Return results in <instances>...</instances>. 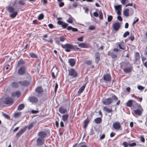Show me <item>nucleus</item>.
Returning a JSON list of instances; mask_svg holds the SVG:
<instances>
[{
	"instance_id": "obj_56",
	"label": "nucleus",
	"mask_w": 147,
	"mask_h": 147,
	"mask_svg": "<svg viewBox=\"0 0 147 147\" xmlns=\"http://www.w3.org/2000/svg\"><path fill=\"white\" fill-rule=\"evenodd\" d=\"M94 134V130L92 129L90 130V132L89 134L90 135H92Z\"/></svg>"
},
{
	"instance_id": "obj_8",
	"label": "nucleus",
	"mask_w": 147,
	"mask_h": 147,
	"mask_svg": "<svg viewBox=\"0 0 147 147\" xmlns=\"http://www.w3.org/2000/svg\"><path fill=\"white\" fill-rule=\"evenodd\" d=\"M113 127L115 130H119L121 127V125L119 122L116 121L113 123Z\"/></svg>"
},
{
	"instance_id": "obj_54",
	"label": "nucleus",
	"mask_w": 147,
	"mask_h": 147,
	"mask_svg": "<svg viewBox=\"0 0 147 147\" xmlns=\"http://www.w3.org/2000/svg\"><path fill=\"white\" fill-rule=\"evenodd\" d=\"M58 88V85L57 83H56L55 84V93H56L57 92V89Z\"/></svg>"
},
{
	"instance_id": "obj_11",
	"label": "nucleus",
	"mask_w": 147,
	"mask_h": 147,
	"mask_svg": "<svg viewBox=\"0 0 147 147\" xmlns=\"http://www.w3.org/2000/svg\"><path fill=\"white\" fill-rule=\"evenodd\" d=\"M120 49L125 50V44L123 42H118L117 44Z\"/></svg>"
},
{
	"instance_id": "obj_34",
	"label": "nucleus",
	"mask_w": 147,
	"mask_h": 147,
	"mask_svg": "<svg viewBox=\"0 0 147 147\" xmlns=\"http://www.w3.org/2000/svg\"><path fill=\"white\" fill-rule=\"evenodd\" d=\"M89 123V121L88 119H86L84 121V127L85 128L87 126L88 124Z\"/></svg>"
},
{
	"instance_id": "obj_28",
	"label": "nucleus",
	"mask_w": 147,
	"mask_h": 147,
	"mask_svg": "<svg viewBox=\"0 0 147 147\" xmlns=\"http://www.w3.org/2000/svg\"><path fill=\"white\" fill-rule=\"evenodd\" d=\"M129 9L127 8L126 9L123 11V15L126 16L128 17L129 16Z\"/></svg>"
},
{
	"instance_id": "obj_58",
	"label": "nucleus",
	"mask_w": 147,
	"mask_h": 147,
	"mask_svg": "<svg viewBox=\"0 0 147 147\" xmlns=\"http://www.w3.org/2000/svg\"><path fill=\"white\" fill-rule=\"evenodd\" d=\"M59 2V6L60 7H61L64 6V3L63 2H61V1Z\"/></svg>"
},
{
	"instance_id": "obj_33",
	"label": "nucleus",
	"mask_w": 147,
	"mask_h": 147,
	"mask_svg": "<svg viewBox=\"0 0 147 147\" xmlns=\"http://www.w3.org/2000/svg\"><path fill=\"white\" fill-rule=\"evenodd\" d=\"M29 55L32 58H37L36 55L33 53H29Z\"/></svg>"
},
{
	"instance_id": "obj_41",
	"label": "nucleus",
	"mask_w": 147,
	"mask_h": 147,
	"mask_svg": "<svg viewBox=\"0 0 147 147\" xmlns=\"http://www.w3.org/2000/svg\"><path fill=\"white\" fill-rule=\"evenodd\" d=\"M18 3L20 5H24L25 4V2H24L23 0H19L18 1Z\"/></svg>"
},
{
	"instance_id": "obj_17",
	"label": "nucleus",
	"mask_w": 147,
	"mask_h": 147,
	"mask_svg": "<svg viewBox=\"0 0 147 147\" xmlns=\"http://www.w3.org/2000/svg\"><path fill=\"white\" fill-rule=\"evenodd\" d=\"M19 83L17 82H12L11 84V86L14 88H18L19 86Z\"/></svg>"
},
{
	"instance_id": "obj_61",
	"label": "nucleus",
	"mask_w": 147,
	"mask_h": 147,
	"mask_svg": "<svg viewBox=\"0 0 147 147\" xmlns=\"http://www.w3.org/2000/svg\"><path fill=\"white\" fill-rule=\"evenodd\" d=\"M115 8L116 10H120V9H121V7L119 5H118L117 6H115Z\"/></svg>"
},
{
	"instance_id": "obj_25",
	"label": "nucleus",
	"mask_w": 147,
	"mask_h": 147,
	"mask_svg": "<svg viewBox=\"0 0 147 147\" xmlns=\"http://www.w3.org/2000/svg\"><path fill=\"white\" fill-rule=\"evenodd\" d=\"M132 69V67H128L124 69H123V71L126 73H129L131 72Z\"/></svg>"
},
{
	"instance_id": "obj_15",
	"label": "nucleus",
	"mask_w": 147,
	"mask_h": 147,
	"mask_svg": "<svg viewBox=\"0 0 147 147\" xmlns=\"http://www.w3.org/2000/svg\"><path fill=\"white\" fill-rule=\"evenodd\" d=\"M103 78L105 81H109L111 80V76L109 74H106L104 75L103 76Z\"/></svg>"
},
{
	"instance_id": "obj_24",
	"label": "nucleus",
	"mask_w": 147,
	"mask_h": 147,
	"mask_svg": "<svg viewBox=\"0 0 147 147\" xmlns=\"http://www.w3.org/2000/svg\"><path fill=\"white\" fill-rule=\"evenodd\" d=\"M86 83L84 85L79 89L78 92V93L80 94L83 92L85 88Z\"/></svg>"
},
{
	"instance_id": "obj_12",
	"label": "nucleus",
	"mask_w": 147,
	"mask_h": 147,
	"mask_svg": "<svg viewBox=\"0 0 147 147\" xmlns=\"http://www.w3.org/2000/svg\"><path fill=\"white\" fill-rule=\"evenodd\" d=\"M38 135L40 137L39 138L43 139L46 137L47 133L45 131H41L38 133Z\"/></svg>"
},
{
	"instance_id": "obj_47",
	"label": "nucleus",
	"mask_w": 147,
	"mask_h": 147,
	"mask_svg": "<svg viewBox=\"0 0 147 147\" xmlns=\"http://www.w3.org/2000/svg\"><path fill=\"white\" fill-rule=\"evenodd\" d=\"M3 116H4V117L6 119H9L10 118V117L8 115L5 113H3Z\"/></svg>"
},
{
	"instance_id": "obj_51",
	"label": "nucleus",
	"mask_w": 147,
	"mask_h": 147,
	"mask_svg": "<svg viewBox=\"0 0 147 147\" xmlns=\"http://www.w3.org/2000/svg\"><path fill=\"white\" fill-rule=\"evenodd\" d=\"M67 21L69 23H72L73 22L72 18H69Z\"/></svg>"
},
{
	"instance_id": "obj_10",
	"label": "nucleus",
	"mask_w": 147,
	"mask_h": 147,
	"mask_svg": "<svg viewBox=\"0 0 147 147\" xmlns=\"http://www.w3.org/2000/svg\"><path fill=\"white\" fill-rule=\"evenodd\" d=\"M26 129L25 128H23L20 130L16 134V137L17 138L19 137L22 134L26 131Z\"/></svg>"
},
{
	"instance_id": "obj_35",
	"label": "nucleus",
	"mask_w": 147,
	"mask_h": 147,
	"mask_svg": "<svg viewBox=\"0 0 147 147\" xmlns=\"http://www.w3.org/2000/svg\"><path fill=\"white\" fill-rule=\"evenodd\" d=\"M127 106L128 107H131L132 105V100H129L126 103Z\"/></svg>"
},
{
	"instance_id": "obj_43",
	"label": "nucleus",
	"mask_w": 147,
	"mask_h": 147,
	"mask_svg": "<svg viewBox=\"0 0 147 147\" xmlns=\"http://www.w3.org/2000/svg\"><path fill=\"white\" fill-rule=\"evenodd\" d=\"M99 18L101 20H102L103 18V14L101 11H100L99 12Z\"/></svg>"
},
{
	"instance_id": "obj_26",
	"label": "nucleus",
	"mask_w": 147,
	"mask_h": 147,
	"mask_svg": "<svg viewBox=\"0 0 147 147\" xmlns=\"http://www.w3.org/2000/svg\"><path fill=\"white\" fill-rule=\"evenodd\" d=\"M36 92L38 94H40L42 93L43 90L41 87H38L36 88L35 90Z\"/></svg>"
},
{
	"instance_id": "obj_59",
	"label": "nucleus",
	"mask_w": 147,
	"mask_h": 147,
	"mask_svg": "<svg viewBox=\"0 0 147 147\" xmlns=\"http://www.w3.org/2000/svg\"><path fill=\"white\" fill-rule=\"evenodd\" d=\"M93 15L95 17H97L98 16V14L97 12L95 11L93 13Z\"/></svg>"
},
{
	"instance_id": "obj_62",
	"label": "nucleus",
	"mask_w": 147,
	"mask_h": 147,
	"mask_svg": "<svg viewBox=\"0 0 147 147\" xmlns=\"http://www.w3.org/2000/svg\"><path fill=\"white\" fill-rule=\"evenodd\" d=\"M115 133L112 132L110 134V136L111 138H112L115 136Z\"/></svg>"
},
{
	"instance_id": "obj_55",
	"label": "nucleus",
	"mask_w": 147,
	"mask_h": 147,
	"mask_svg": "<svg viewBox=\"0 0 147 147\" xmlns=\"http://www.w3.org/2000/svg\"><path fill=\"white\" fill-rule=\"evenodd\" d=\"M136 19L135 20H134L133 22V25H134L136 22H138L139 21V19L138 18L136 17H135L134 20Z\"/></svg>"
},
{
	"instance_id": "obj_46",
	"label": "nucleus",
	"mask_w": 147,
	"mask_h": 147,
	"mask_svg": "<svg viewBox=\"0 0 147 147\" xmlns=\"http://www.w3.org/2000/svg\"><path fill=\"white\" fill-rule=\"evenodd\" d=\"M92 63V61L90 60H87L85 62V63L88 65H91Z\"/></svg>"
},
{
	"instance_id": "obj_29",
	"label": "nucleus",
	"mask_w": 147,
	"mask_h": 147,
	"mask_svg": "<svg viewBox=\"0 0 147 147\" xmlns=\"http://www.w3.org/2000/svg\"><path fill=\"white\" fill-rule=\"evenodd\" d=\"M103 109L105 111L107 112L108 113H111L113 111V110L112 109H108L106 107H103Z\"/></svg>"
},
{
	"instance_id": "obj_42",
	"label": "nucleus",
	"mask_w": 147,
	"mask_h": 147,
	"mask_svg": "<svg viewBox=\"0 0 147 147\" xmlns=\"http://www.w3.org/2000/svg\"><path fill=\"white\" fill-rule=\"evenodd\" d=\"M113 19V16L111 15H109L108 16L107 21L108 22H111Z\"/></svg>"
},
{
	"instance_id": "obj_18",
	"label": "nucleus",
	"mask_w": 147,
	"mask_h": 147,
	"mask_svg": "<svg viewBox=\"0 0 147 147\" xmlns=\"http://www.w3.org/2000/svg\"><path fill=\"white\" fill-rule=\"evenodd\" d=\"M37 144L40 146L43 144L44 143V139L40 138H39L37 140Z\"/></svg>"
},
{
	"instance_id": "obj_21",
	"label": "nucleus",
	"mask_w": 147,
	"mask_h": 147,
	"mask_svg": "<svg viewBox=\"0 0 147 147\" xmlns=\"http://www.w3.org/2000/svg\"><path fill=\"white\" fill-rule=\"evenodd\" d=\"M21 95V93L19 91H17L16 92H13L11 94V96L13 97L17 96L19 98Z\"/></svg>"
},
{
	"instance_id": "obj_36",
	"label": "nucleus",
	"mask_w": 147,
	"mask_h": 147,
	"mask_svg": "<svg viewBox=\"0 0 147 147\" xmlns=\"http://www.w3.org/2000/svg\"><path fill=\"white\" fill-rule=\"evenodd\" d=\"M24 63V61L22 59H20L18 61V66H20L21 65H22Z\"/></svg>"
},
{
	"instance_id": "obj_20",
	"label": "nucleus",
	"mask_w": 147,
	"mask_h": 147,
	"mask_svg": "<svg viewBox=\"0 0 147 147\" xmlns=\"http://www.w3.org/2000/svg\"><path fill=\"white\" fill-rule=\"evenodd\" d=\"M68 62L71 67L74 66L76 63V61L73 59H70L68 60Z\"/></svg>"
},
{
	"instance_id": "obj_63",
	"label": "nucleus",
	"mask_w": 147,
	"mask_h": 147,
	"mask_svg": "<svg viewBox=\"0 0 147 147\" xmlns=\"http://www.w3.org/2000/svg\"><path fill=\"white\" fill-rule=\"evenodd\" d=\"M78 5V3L77 2H75L73 4V6L74 7H76Z\"/></svg>"
},
{
	"instance_id": "obj_5",
	"label": "nucleus",
	"mask_w": 147,
	"mask_h": 147,
	"mask_svg": "<svg viewBox=\"0 0 147 147\" xmlns=\"http://www.w3.org/2000/svg\"><path fill=\"white\" fill-rule=\"evenodd\" d=\"M26 67L24 66H23L20 67L18 70V74L22 76L24 74L26 71Z\"/></svg>"
},
{
	"instance_id": "obj_50",
	"label": "nucleus",
	"mask_w": 147,
	"mask_h": 147,
	"mask_svg": "<svg viewBox=\"0 0 147 147\" xmlns=\"http://www.w3.org/2000/svg\"><path fill=\"white\" fill-rule=\"evenodd\" d=\"M128 145L130 147H133L136 146V143L134 142L132 143L129 144H128Z\"/></svg>"
},
{
	"instance_id": "obj_19",
	"label": "nucleus",
	"mask_w": 147,
	"mask_h": 147,
	"mask_svg": "<svg viewBox=\"0 0 147 147\" xmlns=\"http://www.w3.org/2000/svg\"><path fill=\"white\" fill-rule=\"evenodd\" d=\"M78 46L81 48H88L89 47L88 45L85 43H82L78 45Z\"/></svg>"
},
{
	"instance_id": "obj_52",
	"label": "nucleus",
	"mask_w": 147,
	"mask_h": 147,
	"mask_svg": "<svg viewBox=\"0 0 147 147\" xmlns=\"http://www.w3.org/2000/svg\"><path fill=\"white\" fill-rule=\"evenodd\" d=\"M122 145L124 146V147H127L128 144L126 142H124L122 143Z\"/></svg>"
},
{
	"instance_id": "obj_27",
	"label": "nucleus",
	"mask_w": 147,
	"mask_h": 147,
	"mask_svg": "<svg viewBox=\"0 0 147 147\" xmlns=\"http://www.w3.org/2000/svg\"><path fill=\"white\" fill-rule=\"evenodd\" d=\"M68 117L69 115L68 114L63 115L62 116L63 120L64 122H66L67 120Z\"/></svg>"
},
{
	"instance_id": "obj_30",
	"label": "nucleus",
	"mask_w": 147,
	"mask_h": 147,
	"mask_svg": "<svg viewBox=\"0 0 147 147\" xmlns=\"http://www.w3.org/2000/svg\"><path fill=\"white\" fill-rule=\"evenodd\" d=\"M67 29L68 30H71L73 31L76 32L78 31V29L75 28H73L71 26H69L67 27Z\"/></svg>"
},
{
	"instance_id": "obj_64",
	"label": "nucleus",
	"mask_w": 147,
	"mask_h": 147,
	"mask_svg": "<svg viewBox=\"0 0 147 147\" xmlns=\"http://www.w3.org/2000/svg\"><path fill=\"white\" fill-rule=\"evenodd\" d=\"M134 38L133 36H130L129 37V39L131 41L133 40L134 39Z\"/></svg>"
},
{
	"instance_id": "obj_7",
	"label": "nucleus",
	"mask_w": 147,
	"mask_h": 147,
	"mask_svg": "<svg viewBox=\"0 0 147 147\" xmlns=\"http://www.w3.org/2000/svg\"><path fill=\"white\" fill-rule=\"evenodd\" d=\"M14 103L13 100L11 98L7 97L5 98L4 103L9 105H12Z\"/></svg>"
},
{
	"instance_id": "obj_38",
	"label": "nucleus",
	"mask_w": 147,
	"mask_h": 147,
	"mask_svg": "<svg viewBox=\"0 0 147 147\" xmlns=\"http://www.w3.org/2000/svg\"><path fill=\"white\" fill-rule=\"evenodd\" d=\"M44 16L42 13H41L38 16V20H41L42 19L44 18Z\"/></svg>"
},
{
	"instance_id": "obj_1",
	"label": "nucleus",
	"mask_w": 147,
	"mask_h": 147,
	"mask_svg": "<svg viewBox=\"0 0 147 147\" xmlns=\"http://www.w3.org/2000/svg\"><path fill=\"white\" fill-rule=\"evenodd\" d=\"M5 9L9 13H11L9 15L10 18H13L16 17L18 12L16 11H15V9L13 7L8 5L6 7Z\"/></svg>"
},
{
	"instance_id": "obj_22",
	"label": "nucleus",
	"mask_w": 147,
	"mask_h": 147,
	"mask_svg": "<svg viewBox=\"0 0 147 147\" xmlns=\"http://www.w3.org/2000/svg\"><path fill=\"white\" fill-rule=\"evenodd\" d=\"M108 55L110 56L112 58H116L117 57V54L114 53V51L109 52Z\"/></svg>"
},
{
	"instance_id": "obj_57",
	"label": "nucleus",
	"mask_w": 147,
	"mask_h": 147,
	"mask_svg": "<svg viewBox=\"0 0 147 147\" xmlns=\"http://www.w3.org/2000/svg\"><path fill=\"white\" fill-rule=\"evenodd\" d=\"M140 140L142 142H145V140L144 136H142L140 137Z\"/></svg>"
},
{
	"instance_id": "obj_32",
	"label": "nucleus",
	"mask_w": 147,
	"mask_h": 147,
	"mask_svg": "<svg viewBox=\"0 0 147 147\" xmlns=\"http://www.w3.org/2000/svg\"><path fill=\"white\" fill-rule=\"evenodd\" d=\"M24 105L23 104H21L19 105L18 108V111H20L24 109Z\"/></svg>"
},
{
	"instance_id": "obj_44",
	"label": "nucleus",
	"mask_w": 147,
	"mask_h": 147,
	"mask_svg": "<svg viewBox=\"0 0 147 147\" xmlns=\"http://www.w3.org/2000/svg\"><path fill=\"white\" fill-rule=\"evenodd\" d=\"M129 31H126L125 32L123 35V37L124 38H125L126 36L129 35Z\"/></svg>"
},
{
	"instance_id": "obj_6",
	"label": "nucleus",
	"mask_w": 147,
	"mask_h": 147,
	"mask_svg": "<svg viewBox=\"0 0 147 147\" xmlns=\"http://www.w3.org/2000/svg\"><path fill=\"white\" fill-rule=\"evenodd\" d=\"M139 108L138 109L133 110V111L136 114L139 116H140L142 115L143 109L140 105L139 106Z\"/></svg>"
},
{
	"instance_id": "obj_39",
	"label": "nucleus",
	"mask_w": 147,
	"mask_h": 147,
	"mask_svg": "<svg viewBox=\"0 0 147 147\" xmlns=\"http://www.w3.org/2000/svg\"><path fill=\"white\" fill-rule=\"evenodd\" d=\"M34 123L32 122L29 125L27 126V128L28 129H31L33 126Z\"/></svg>"
},
{
	"instance_id": "obj_16",
	"label": "nucleus",
	"mask_w": 147,
	"mask_h": 147,
	"mask_svg": "<svg viewBox=\"0 0 147 147\" xmlns=\"http://www.w3.org/2000/svg\"><path fill=\"white\" fill-rule=\"evenodd\" d=\"M29 100L30 102L34 103L38 102V100L37 98L34 96H32L29 98Z\"/></svg>"
},
{
	"instance_id": "obj_4",
	"label": "nucleus",
	"mask_w": 147,
	"mask_h": 147,
	"mask_svg": "<svg viewBox=\"0 0 147 147\" xmlns=\"http://www.w3.org/2000/svg\"><path fill=\"white\" fill-rule=\"evenodd\" d=\"M68 75L72 78H75L77 77L78 73L73 68L68 69Z\"/></svg>"
},
{
	"instance_id": "obj_9",
	"label": "nucleus",
	"mask_w": 147,
	"mask_h": 147,
	"mask_svg": "<svg viewBox=\"0 0 147 147\" xmlns=\"http://www.w3.org/2000/svg\"><path fill=\"white\" fill-rule=\"evenodd\" d=\"M120 26L121 25L118 22H117L113 24V27L114 30L117 31L119 29Z\"/></svg>"
},
{
	"instance_id": "obj_45",
	"label": "nucleus",
	"mask_w": 147,
	"mask_h": 147,
	"mask_svg": "<svg viewBox=\"0 0 147 147\" xmlns=\"http://www.w3.org/2000/svg\"><path fill=\"white\" fill-rule=\"evenodd\" d=\"M59 40L60 41L63 42L65 40V38L63 36H60L59 37Z\"/></svg>"
},
{
	"instance_id": "obj_60",
	"label": "nucleus",
	"mask_w": 147,
	"mask_h": 147,
	"mask_svg": "<svg viewBox=\"0 0 147 147\" xmlns=\"http://www.w3.org/2000/svg\"><path fill=\"white\" fill-rule=\"evenodd\" d=\"M83 36H82V37H81L80 38H78L77 39V40H78V41H82L83 40Z\"/></svg>"
},
{
	"instance_id": "obj_49",
	"label": "nucleus",
	"mask_w": 147,
	"mask_h": 147,
	"mask_svg": "<svg viewBox=\"0 0 147 147\" xmlns=\"http://www.w3.org/2000/svg\"><path fill=\"white\" fill-rule=\"evenodd\" d=\"M95 28V27L93 25L90 26L89 27L88 29L91 30H93Z\"/></svg>"
},
{
	"instance_id": "obj_37",
	"label": "nucleus",
	"mask_w": 147,
	"mask_h": 147,
	"mask_svg": "<svg viewBox=\"0 0 147 147\" xmlns=\"http://www.w3.org/2000/svg\"><path fill=\"white\" fill-rule=\"evenodd\" d=\"M21 115V112H17L14 114V117L16 118H17L20 116Z\"/></svg>"
},
{
	"instance_id": "obj_31",
	"label": "nucleus",
	"mask_w": 147,
	"mask_h": 147,
	"mask_svg": "<svg viewBox=\"0 0 147 147\" xmlns=\"http://www.w3.org/2000/svg\"><path fill=\"white\" fill-rule=\"evenodd\" d=\"M102 121L101 118L100 117L94 119V121L96 123L99 124Z\"/></svg>"
},
{
	"instance_id": "obj_48",
	"label": "nucleus",
	"mask_w": 147,
	"mask_h": 147,
	"mask_svg": "<svg viewBox=\"0 0 147 147\" xmlns=\"http://www.w3.org/2000/svg\"><path fill=\"white\" fill-rule=\"evenodd\" d=\"M68 25V24L67 23L63 22L62 26L63 28H65Z\"/></svg>"
},
{
	"instance_id": "obj_13",
	"label": "nucleus",
	"mask_w": 147,
	"mask_h": 147,
	"mask_svg": "<svg viewBox=\"0 0 147 147\" xmlns=\"http://www.w3.org/2000/svg\"><path fill=\"white\" fill-rule=\"evenodd\" d=\"M95 60L96 63L97 64L99 61L100 59V54L99 53H96L95 54Z\"/></svg>"
},
{
	"instance_id": "obj_14",
	"label": "nucleus",
	"mask_w": 147,
	"mask_h": 147,
	"mask_svg": "<svg viewBox=\"0 0 147 147\" xmlns=\"http://www.w3.org/2000/svg\"><path fill=\"white\" fill-rule=\"evenodd\" d=\"M19 83L21 85L24 86H27L30 84L29 82L27 80L19 81Z\"/></svg>"
},
{
	"instance_id": "obj_23",
	"label": "nucleus",
	"mask_w": 147,
	"mask_h": 147,
	"mask_svg": "<svg viewBox=\"0 0 147 147\" xmlns=\"http://www.w3.org/2000/svg\"><path fill=\"white\" fill-rule=\"evenodd\" d=\"M59 112L61 114L65 113L67 112V110L62 107H59Z\"/></svg>"
},
{
	"instance_id": "obj_3",
	"label": "nucleus",
	"mask_w": 147,
	"mask_h": 147,
	"mask_svg": "<svg viewBox=\"0 0 147 147\" xmlns=\"http://www.w3.org/2000/svg\"><path fill=\"white\" fill-rule=\"evenodd\" d=\"M61 46L62 48L65 49V50L67 52H70L71 49H79L77 47V46H74L68 43L64 45L61 44Z\"/></svg>"
},
{
	"instance_id": "obj_2",
	"label": "nucleus",
	"mask_w": 147,
	"mask_h": 147,
	"mask_svg": "<svg viewBox=\"0 0 147 147\" xmlns=\"http://www.w3.org/2000/svg\"><path fill=\"white\" fill-rule=\"evenodd\" d=\"M111 95L112 98H107L103 101V103L104 105H109L111 103L113 102V100L115 101H116L118 100V98L114 94H111Z\"/></svg>"
},
{
	"instance_id": "obj_40",
	"label": "nucleus",
	"mask_w": 147,
	"mask_h": 147,
	"mask_svg": "<svg viewBox=\"0 0 147 147\" xmlns=\"http://www.w3.org/2000/svg\"><path fill=\"white\" fill-rule=\"evenodd\" d=\"M135 57L136 60H137L139 59L140 57L139 53H138L136 52L135 54Z\"/></svg>"
},
{
	"instance_id": "obj_53",
	"label": "nucleus",
	"mask_w": 147,
	"mask_h": 147,
	"mask_svg": "<svg viewBox=\"0 0 147 147\" xmlns=\"http://www.w3.org/2000/svg\"><path fill=\"white\" fill-rule=\"evenodd\" d=\"M138 88L140 90H143L144 88L141 86H138Z\"/></svg>"
}]
</instances>
